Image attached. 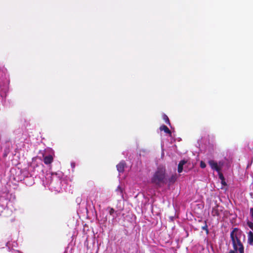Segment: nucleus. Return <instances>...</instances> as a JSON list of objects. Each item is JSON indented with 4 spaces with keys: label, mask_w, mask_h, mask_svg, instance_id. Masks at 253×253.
I'll list each match as a JSON object with an SVG mask.
<instances>
[{
    "label": "nucleus",
    "mask_w": 253,
    "mask_h": 253,
    "mask_svg": "<svg viewBox=\"0 0 253 253\" xmlns=\"http://www.w3.org/2000/svg\"><path fill=\"white\" fill-rule=\"evenodd\" d=\"M200 167L202 169H204L206 167V164L203 161H201L200 162Z\"/></svg>",
    "instance_id": "nucleus-17"
},
{
    "label": "nucleus",
    "mask_w": 253,
    "mask_h": 253,
    "mask_svg": "<svg viewBox=\"0 0 253 253\" xmlns=\"http://www.w3.org/2000/svg\"><path fill=\"white\" fill-rule=\"evenodd\" d=\"M187 162V161L185 160H181L179 162L177 169V171L179 173H181L182 171L183 170V166L185 165Z\"/></svg>",
    "instance_id": "nucleus-6"
},
{
    "label": "nucleus",
    "mask_w": 253,
    "mask_h": 253,
    "mask_svg": "<svg viewBox=\"0 0 253 253\" xmlns=\"http://www.w3.org/2000/svg\"><path fill=\"white\" fill-rule=\"evenodd\" d=\"M218 173H219V178L220 179H221L222 180H224V177H223V174L220 172H218Z\"/></svg>",
    "instance_id": "nucleus-18"
},
{
    "label": "nucleus",
    "mask_w": 253,
    "mask_h": 253,
    "mask_svg": "<svg viewBox=\"0 0 253 253\" xmlns=\"http://www.w3.org/2000/svg\"><path fill=\"white\" fill-rule=\"evenodd\" d=\"M163 119L167 124H168L169 126H170V121L168 117L166 114H164L163 115Z\"/></svg>",
    "instance_id": "nucleus-11"
},
{
    "label": "nucleus",
    "mask_w": 253,
    "mask_h": 253,
    "mask_svg": "<svg viewBox=\"0 0 253 253\" xmlns=\"http://www.w3.org/2000/svg\"><path fill=\"white\" fill-rule=\"evenodd\" d=\"M166 169L164 166H159L151 178V183L160 187L162 184L166 183Z\"/></svg>",
    "instance_id": "nucleus-2"
},
{
    "label": "nucleus",
    "mask_w": 253,
    "mask_h": 253,
    "mask_svg": "<svg viewBox=\"0 0 253 253\" xmlns=\"http://www.w3.org/2000/svg\"><path fill=\"white\" fill-rule=\"evenodd\" d=\"M250 214L251 215V219L252 221H253V208H250Z\"/></svg>",
    "instance_id": "nucleus-16"
},
{
    "label": "nucleus",
    "mask_w": 253,
    "mask_h": 253,
    "mask_svg": "<svg viewBox=\"0 0 253 253\" xmlns=\"http://www.w3.org/2000/svg\"><path fill=\"white\" fill-rule=\"evenodd\" d=\"M218 205H216L214 207L212 208L211 211V214L213 216H219V212L218 210Z\"/></svg>",
    "instance_id": "nucleus-9"
},
{
    "label": "nucleus",
    "mask_w": 253,
    "mask_h": 253,
    "mask_svg": "<svg viewBox=\"0 0 253 253\" xmlns=\"http://www.w3.org/2000/svg\"><path fill=\"white\" fill-rule=\"evenodd\" d=\"M209 164L213 170H215L218 172L221 171V168L218 166L217 163L213 160H210L209 161Z\"/></svg>",
    "instance_id": "nucleus-3"
},
{
    "label": "nucleus",
    "mask_w": 253,
    "mask_h": 253,
    "mask_svg": "<svg viewBox=\"0 0 253 253\" xmlns=\"http://www.w3.org/2000/svg\"><path fill=\"white\" fill-rule=\"evenodd\" d=\"M205 225L202 227V229L203 230H205L207 234H208L209 233V230H208V225H207V221H205Z\"/></svg>",
    "instance_id": "nucleus-13"
},
{
    "label": "nucleus",
    "mask_w": 253,
    "mask_h": 253,
    "mask_svg": "<svg viewBox=\"0 0 253 253\" xmlns=\"http://www.w3.org/2000/svg\"><path fill=\"white\" fill-rule=\"evenodd\" d=\"M242 235L245 237L243 232L238 228H234L231 232L230 238L234 250H230L229 253H236L237 251H239V253H244V247L241 241Z\"/></svg>",
    "instance_id": "nucleus-1"
},
{
    "label": "nucleus",
    "mask_w": 253,
    "mask_h": 253,
    "mask_svg": "<svg viewBox=\"0 0 253 253\" xmlns=\"http://www.w3.org/2000/svg\"><path fill=\"white\" fill-rule=\"evenodd\" d=\"M72 166L73 167H75V165H73V164H72Z\"/></svg>",
    "instance_id": "nucleus-20"
},
{
    "label": "nucleus",
    "mask_w": 253,
    "mask_h": 253,
    "mask_svg": "<svg viewBox=\"0 0 253 253\" xmlns=\"http://www.w3.org/2000/svg\"><path fill=\"white\" fill-rule=\"evenodd\" d=\"M222 184L224 185H226V183L224 181V180H222Z\"/></svg>",
    "instance_id": "nucleus-19"
},
{
    "label": "nucleus",
    "mask_w": 253,
    "mask_h": 253,
    "mask_svg": "<svg viewBox=\"0 0 253 253\" xmlns=\"http://www.w3.org/2000/svg\"><path fill=\"white\" fill-rule=\"evenodd\" d=\"M126 164L125 161H121L119 164L117 165V169L119 172H123L124 171L125 167Z\"/></svg>",
    "instance_id": "nucleus-5"
},
{
    "label": "nucleus",
    "mask_w": 253,
    "mask_h": 253,
    "mask_svg": "<svg viewBox=\"0 0 253 253\" xmlns=\"http://www.w3.org/2000/svg\"><path fill=\"white\" fill-rule=\"evenodd\" d=\"M177 177L176 174H173L170 177L169 179V184L170 185L171 184H172L175 182L176 180Z\"/></svg>",
    "instance_id": "nucleus-10"
},
{
    "label": "nucleus",
    "mask_w": 253,
    "mask_h": 253,
    "mask_svg": "<svg viewBox=\"0 0 253 253\" xmlns=\"http://www.w3.org/2000/svg\"><path fill=\"white\" fill-rule=\"evenodd\" d=\"M43 162L45 165H49L51 164L53 161V156L51 155H48L47 156H44L43 155Z\"/></svg>",
    "instance_id": "nucleus-4"
},
{
    "label": "nucleus",
    "mask_w": 253,
    "mask_h": 253,
    "mask_svg": "<svg viewBox=\"0 0 253 253\" xmlns=\"http://www.w3.org/2000/svg\"><path fill=\"white\" fill-rule=\"evenodd\" d=\"M107 209L109 210V212L111 215H112L115 212V210L112 208L108 207Z\"/></svg>",
    "instance_id": "nucleus-14"
},
{
    "label": "nucleus",
    "mask_w": 253,
    "mask_h": 253,
    "mask_svg": "<svg viewBox=\"0 0 253 253\" xmlns=\"http://www.w3.org/2000/svg\"><path fill=\"white\" fill-rule=\"evenodd\" d=\"M161 131H164L165 133L169 134V136L171 135V132L169 128L165 125H162L160 127Z\"/></svg>",
    "instance_id": "nucleus-8"
},
{
    "label": "nucleus",
    "mask_w": 253,
    "mask_h": 253,
    "mask_svg": "<svg viewBox=\"0 0 253 253\" xmlns=\"http://www.w3.org/2000/svg\"><path fill=\"white\" fill-rule=\"evenodd\" d=\"M248 243L250 245H253V232L251 231L248 233Z\"/></svg>",
    "instance_id": "nucleus-7"
},
{
    "label": "nucleus",
    "mask_w": 253,
    "mask_h": 253,
    "mask_svg": "<svg viewBox=\"0 0 253 253\" xmlns=\"http://www.w3.org/2000/svg\"><path fill=\"white\" fill-rule=\"evenodd\" d=\"M123 189L119 186L116 189V191L118 192V194L123 195Z\"/></svg>",
    "instance_id": "nucleus-12"
},
{
    "label": "nucleus",
    "mask_w": 253,
    "mask_h": 253,
    "mask_svg": "<svg viewBox=\"0 0 253 253\" xmlns=\"http://www.w3.org/2000/svg\"><path fill=\"white\" fill-rule=\"evenodd\" d=\"M248 226L252 230H253V221L251 220V221H248L247 222Z\"/></svg>",
    "instance_id": "nucleus-15"
}]
</instances>
